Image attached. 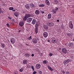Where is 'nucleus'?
Masks as SVG:
<instances>
[{
  "label": "nucleus",
  "instance_id": "f257e3e1",
  "mask_svg": "<svg viewBox=\"0 0 74 74\" xmlns=\"http://www.w3.org/2000/svg\"><path fill=\"white\" fill-rule=\"evenodd\" d=\"M72 23V21H71L69 22V27L71 29H73V27H74V26H73V23Z\"/></svg>",
  "mask_w": 74,
  "mask_h": 74
},
{
  "label": "nucleus",
  "instance_id": "cd10ccee",
  "mask_svg": "<svg viewBox=\"0 0 74 74\" xmlns=\"http://www.w3.org/2000/svg\"><path fill=\"white\" fill-rule=\"evenodd\" d=\"M35 31L36 33H37L38 32V28H35Z\"/></svg>",
  "mask_w": 74,
  "mask_h": 74
},
{
  "label": "nucleus",
  "instance_id": "6e6d98bb",
  "mask_svg": "<svg viewBox=\"0 0 74 74\" xmlns=\"http://www.w3.org/2000/svg\"><path fill=\"white\" fill-rule=\"evenodd\" d=\"M12 25H13V26H14V24L13 23H12Z\"/></svg>",
  "mask_w": 74,
  "mask_h": 74
},
{
  "label": "nucleus",
  "instance_id": "c756f323",
  "mask_svg": "<svg viewBox=\"0 0 74 74\" xmlns=\"http://www.w3.org/2000/svg\"><path fill=\"white\" fill-rule=\"evenodd\" d=\"M45 6V5L44 4H42L41 5H39V7H44Z\"/></svg>",
  "mask_w": 74,
  "mask_h": 74
},
{
  "label": "nucleus",
  "instance_id": "20e7f679",
  "mask_svg": "<svg viewBox=\"0 0 74 74\" xmlns=\"http://www.w3.org/2000/svg\"><path fill=\"white\" fill-rule=\"evenodd\" d=\"M35 67L36 69H40L41 68V65L39 64H36Z\"/></svg>",
  "mask_w": 74,
  "mask_h": 74
},
{
  "label": "nucleus",
  "instance_id": "c03bdc74",
  "mask_svg": "<svg viewBox=\"0 0 74 74\" xmlns=\"http://www.w3.org/2000/svg\"><path fill=\"white\" fill-rule=\"evenodd\" d=\"M7 26H8V27H10V25H9V24H8V23H7Z\"/></svg>",
  "mask_w": 74,
  "mask_h": 74
},
{
  "label": "nucleus",
  "instance_id": "393cba45",
  "mask_svg": "<svg viewBox=\"0 0 74 74\" xmlns=\"http://www.w3.org/2000/svg\"><path fill=\"white\" fill-rule=\"evenodd\" d=\"M8 18L9 19H10V21H12V22H14V19L13 18H11L10 17H8Z\"/></svg>",
  "mask_w": 74,
  "mask_h": 74
},
{
  "label": "nucleus",
  "instance_id": "4be33fe9",
  "mask_svg": "<svg viewBox=\"0 0 74 74\" xmlns=\"http://www.w3.org/2000/svg\"><path fill=\"white\" fill-rule=\"evenodd\" d=\"M68 46L69 47H73V43H70L68 44Z\"/></svg>",
  "mask_w": 74,
  "mask_h": 74
},
{
  "label": "nucleus",
  "instance_id": "39448f33",
  "mask_svg": "<svg viewBox=\"0 0 74 74\" xmlns=\"http://www.w3.org/2000/svg\"><path fill=\"white\" fill-rule=\"evenodd\" d=\"M70 62V60L68 59L66 60H64L63 62V64L65 65V64H68V63H69Z\"/></svg>",
  "mask_w": 74,
  "mask_h": 74
},
{
  "label": "nucleus",
  "instance_id": "473e14b6",
  "mask_svg": "<svg viewBox=\"0 0 74 74\" xmlns=\"http://www.w3.org/2000/svg\"><path fill=\"white\" fill-rule=\"evenodd\" d=\"M42 63L43 64H46L47 63V61L45 60H44L43 61Z\"/></svg>",
  "mask_w": 74,
  "mask_h": 74
},
{
  "label": "nucleus",
  "instance_id": "ea45409f",
  "mask_svg": "<svg viewBox=\"0 0 74 74\" xmlns=\"http://www.w3.org/2000/svg\"><path fill=\"white\" fill-rule=\"evenodd\" d=\"M27 67H28V68H30V65H27Z\"/></svg>",
  "mask_w": 74,
  "mask_h": 74
},
{
  "label": "nucleus",
  "instance_id": "a211bd4d",
  "mask_svg": "<svg viewBox=\"0 0 74 74\" xmlns=\"http://www.w3.org/2000/svg\"><path fill=\"white\" fill-rule=\"evenodd\" d=\"M1 46L2 47V48H4L5 47V44L4 43H2L1 44Z\"/></svg>",
  "mask_w": 74,
  "mask_h": 74
},
{
  "label": "nucleus",
  "instance_id": "423d86ee",
  "mask_svg": "<svg viewBox=\"0 0 74 74\" xmlns=\"http://www.w3.org/2000/svg\"><path fill=\"white\" fill-rule=\"evenodd\" d=\"M10 41L12 44H15V38H11L10 39Z\"/></svg>",
  "mask_w": 74,
  "mask_h": 74
},
{
  "label": "nucleus",
  "instance_id": "8fccbe9b",
  "mask_svg": "<svg viewBox=\"0 0 74 74\" xmlns=\"http://www.w3.org/2000/svg\"><path fill=\"white\" fill-rule=\"evenodd\" d=\"M32 56H34V54H32L31 55Z\"/></svg>",
  "mask_w": 74,
  "mask_h": 74
},
{
  "label": "nucleus",
  "instance_id": "ddd939ff",
  "mask_svg": "<svg viewBox=\"0 0 74 74\" xmlns=\"http://www.w3.org/2000/svg\"><path fill=\"white\" fill-rule=\"evenodd\" d=\"M47 68L49 70H50V71H53V69H52V68H51V67L50 66H48Z\"/></svg>",
  "mask_w": 74,
  "mask_h": 74
},
{
  "label": "nucleus",
  "instance_id": "f704fd0d",
  "mask_svg": "<svg viewBox=\"0 0 74 74\" xmlns=\"http://www.w3.org/2000/svg\"><path fill=\"white\" fill-rule=\"evenodd\" d=\"M53 12L54 14H56V11L55 10H54V9L53 10Z\"/></svg>",
  "mask_w": 74,
  "mask_h": 74
},
{
  "label": "nucleus",
  "instance_id": "f03ea898",
  "mask_svg": "<svg viewBox=\"0 0 74 74\" xmlns=\"http://www.w3.org/2000/svg\"><path fill=\"white\" fill-rule=\"evenodd\" d=\"M51 42L52 43L56 44V43L58 42V40L54 38H52L51 40Z\"/></svg>",
  "mask_w": 74,
  "mask_h": 74
},
{
  "label": "nucleus",
  "instance_id": "79ce46f5",
  "mask_svg": "<svg viewBox=\"0 0 74 74\" xmlns=\"http://www.w3.org/2000/svg\"><path fill=\"white\" fill-rule=\"evenodd\" d=\"M39 74H42V71H39Z\"/></svg>",
  "mask_w": 74,
  "mask_h": 74
},
{
  "label": "nucleus",
  "instance_id": "9d476101",
  "mask_svg": "<svg viewBox=\"0 0 74 74\" xmlns=\"http://www.w3.org/2000/svg\"><path fill=\"white\" fill-rule=\"evenodd\" d=\"M32 42H33L34 44H37V40L36 39H33L32 40Z\"/></svg>",
  "mask_w": 74,
  "mask_h": 74
},
{
  "label": "nucleus",
  "instance_id": "4468645a",
  "mask_svg": "<svg viewBox=\"0 0 74 74\" xmlns=\"http://www.w3.org/2000/svg\"><path fill=\"white\" fill-rule=\"evenodd\" d=\"M43 27L44 29H45V30H47L48 29V27L47 26V25H44L43 26Z\"/></svg>",
  "mask_w": 74,
  "mask_h": 74
},
{
  "label": "nucleus",
  "instance_id": "680f3d73",
  "mask_svg": "<svg viewBox=\"0 0 74 74\" xmlns=\"http://www.w3.org/2000/svg\"><path fill=\"white\" fill-rule=\"evenodd\" d=\"M73 41H74V38L73 39Z\"/></svg>",
  "mask_w": 74,
  "mask_h": 74
},
{
  "label": "nucleus",
  "instance_id": "a878e982",
  "mask_svg": "<svg viewBox=\"0 0 74 74\" xmlns=\"http://www.w3.org/2000/svg\"><path fill=\"white\" fill-rule=\"evenodd\" d=\"M39 26V24L36 23L35 25L36 28H38V26Z\"/></svg>",
  "mask_w": 74,
  "mask_h": 74
},
{
  "label": "nucleus",
  "instance_id": "603ef678",
  "mask_svg": "<svg viewBox=\"0 0 74 74\" xmlns=\"http://www.w3.org/2000/svg\"><path fill=\"white\" fill-rule=\"evenodd\" d=\"M47 41H48V42H50V40H48Z\"/></svg>",
  "mask_w": 74,
  "mask_h": 74
},
{
  "label": "nucleus",
  "instance_id": "58836bf2",
  "mask_svg": "<svg viewBox=\"0 0 74 74\" xmlns=\"http://www.w3.org/2000/svg\"><path fill=\"white\" fill-rule=\"evenodd\" d=\"M58 8H56L54 10H55L56 11H58Z\"/></svg>",
  "mask_w": 74,
  "mask_h": 74
},
{
  "label": "nucleus",
  "instance_id": "6ab92c4d",
  "mask_svg": "<svg viewBox=\"0 0 74 74\" xmlns=\"http://www.w3.org/2000/svg\"><path fill=\"white\" fill-rule=\"evenodd\" d=\"M25 16H26V17H27V18H29V17L32 16V15H31L29 14H26Z\"/></svg>",
  "mask_w": 74,
  "mask_h": 74
},
{
  "label": "nucleus",
  "instance_id": "dca6fc26",
  "mask_svg": "<svg viewBox=\"0 0 74 74\" xmlns=\"http://www.w3.org/2000/svg\"><path fill=\"white\" fill-rule=\"evenodd\" d=\"M35 13L36 15H38L40 14V11L38 10H36L35 11Z\"/></svg>",
  "mask_w": 74,
  "mask_h": 74
},
{
  "label": "nucleus",
  "instance_id": "2eb2a0df",
  "mask_svg": "<svg viewBox=\"0 0 74 74\" xmlns=\"http://www.w3.org/2000/svg\"><path fill=\"white\" fill-rule=\"evenodd\" d=\"M36 20L34 19L32 21V24L34 25L36 24Z\"/></svg>",
  "mask_w": 74,
  "mask_h": 74
},
{
  "label": "nucleus",
  "instance_id": "5701e85b",
  "mask_svg": "<svg viewBox=\"0 0 74 74\" xmlns=\"http://www.w3.org/2000/svg\"><path fill=\"white\" fill-rule=\"evenodd\" d=\"M25 7L27 9H29L30 7L28 5V4H26L25 5Z\"/></svg>",
  "mask_w": 74,
  "mask_h": 74
},
{
  "label": "nucleus",
  "instance_id": "4c0bfd02",
  "mask_svg": "<svg viewBox=\"0 0 74 74\" xmlns=\"http://www.w3.org/2000/svg\"><path fill=\"white\" fill-rule=\"evenodd\" d=\"M53 55V54L52 53H51L49 54V56H52Z\"/></svg>",
  "mask_w": 74,
  "mask_h": 74
},
{
  "label": "nucleus",
  "instance_id": "c85d7f7f",
  "mask_svg": "<svg viewBox=\"0 0 74 74\" xmlns=\"http://www.w3.org/2000/svg\"><path fill=\"white\" fill-rule=\"evenodd\" d=\"M27 18L25 16L23 18V19L24 21H26V20H27Z\"/></svg>",
  "mask_w": 74,
  "mask_h": 74
},
{
  "label": "nucleus",
  "instance_id": "b1692460",
  "mask_svg": "<svg viewBox=\"0 0 74 74\" xmlns=\"http://www.w3.org/2000/svg\"><path fill=\"white\" fill-rule=\"evenodd\" d=\"M23 64H27V61L26 60H23Z\"/></svg>",
  "mask_w": 74,
  "mask_h": 74
},
{
  "label": "nucleus",
  "instance_id": "72a5a7b5",
  "mask_svg": "<svg viewBox=\"0 0 74 74\" xmlns=\"http://www.w3.org/2000/svg\"><path fill=\"white\" fill-rule=\"evenodd\" d=\"M32 38L31 36H30L29 37L27 38V40H31V39Z\"/></svg>",
  "mask_w": 74,
  "mask_h": 74
},
{
  "label": "nucleus",
  "instance_id": "3c124183",
  "mask_svg": "<svg viewBox=\"0 0 74 74\" xmlns=\"http://www.w3.org/2000/svg\"><path fill=\"white\" fill-rule=\"evenodd\" d=\"M32 69L33 71H34V68H32Z\"/></svg>",
  "mask_w": 74,
  "mask_h": 74
},
{
  "label": "nucleus",
  "instance_id": "bb28decb",
  "mask_svg": "<svg viewBox=\"0 0 74 74\" xmlns=\"http://www.w3.org/2000/svg\"><path fill=\"white\" fill-rule=\"evenodd\" d=\"M25 56L27 58H29L30 56V55L28 53H26L25 54Z\"/></svg>",
  "mask_w": 74,
  "mask_h": 74
},
{
  "label": "nucleus",
  "instance_id": "09e8293b",
  "mask_svg": "<svg viewBox=\"0 0 74 74\" xmlns=\"http://www.w3.org/2000/svg\"><path fill=\"white\" fill-rule=\"evenodd\" d=\"M41 12V13H42V14H44V11H42V12Z\"/></svg>",
  "mask_w": 74,
  "mask_h": 74
},
{
  "label": "nucleus",
  "instance_id": "aec40b11",
  "mask_svg": "<svg viewBox=\"0 0 74 74\" xmlns=\"http://www.w3.org/2000/svg\"><path fill=\"white\" fill-rule=\"evenodd\" d=\"M48 18L49 19H51V17H52L51 14H49L48 15Z\"/></svg>",
  "mask_w": 74,
  "mask_h": 74
},
{
  "label": "nucleus",
  "instance_id": "6e6552de",
  "mask_svg": "<svg viewBox=\"0 0 74 74\" xmlns=\"http://www.w3.org/2000/svg\"><path fill=\"white\" fill-rule=\"evenodd\" d=\"M62 51L64 53H66L67 52V49L65 48H63L62 49Z\"/></svg>",
  "mask_w": 74,
  "mask_h": 74
},
{
  "label": "nucleus",
  "instance_id": "a19ab883",
  "mask_svg": "<svg viewBox=\"0 0 74 74\" xmlns=\"http://www.w3.org/2000/svg\"><path fill=\"white\" fill-rule=\"evenodd\" d=\"M37 73V72L36 71H34L33 73V74H36Z\"/></svg>",
  "mask_w": 74,
  "mask_h": 74
},
{
  "label": "nucleus",
  "instance_id": "2f4dec72",
  "mask_svg": "<svg viewBox=\"0 0 74 74\" xmlns=\"http://www.w3.org/2000/svg\"><path fill=\"white\" fill-rule=\"evenodd\" d=\"M67 35L68 36H71L72 35V34H71L69 33H68L67 34Z\"/></svg>",
  "mask_w": 74,
  "mask_h": 74
},
{
  "label": "nucleus",
  "instance_id": "de8ad7c7",
  "mask_svg": "<svg viewBox=\"0 0 74 74\" xmlns=\"http://www.w3.org/2000/svg\"><path fill=\"white\" fill-rule=\"evenodd\" d=\"M12 10V12H15V10Z\"/></svg>",
  "mask_w": 74,
  "mask_h": 74
},
{
  "label": "nucleus",
  "instance_id": "7ed1b4c3",
  "mask_svg": "<svg viewBox=\"0 0 74 74\" xmlns=\"http://www.w3.org/2000/svg\"><path fill=\"white\" fill-rule=\"evenodd\" d=\"M43 36L45 38H47L48 36V34L47 32H44L43 34Z\"/></svg>",
  "mask_w": 74,
  "mask_h": 74
},
{
  "label": "nucleus",
  "instance_id": "c9c22d12",
  "mask_svg": "<svg viewBox=\"0 0 74 74\" xmlns=\"http://www.w3.org/2000/svg\"><path fill=\"white\" fill-rule=\"evenodd\" d=\"M54 1L55 4H58V1L57 0H55Z\"/></svg>",
  "mask_w": 74,
  "mask_h": 74
},
{
  "label": "nucleus",
  "instance_id": "bf43d9fd",
  "mask_svg": "<svg viewBox=\"0 0 74 74\" xmlns=\"http://www.w3.org/2000/svg\"><path fill=\"white\" fill-rule=\"evenodd\" d=\"M73 14H74V11H73Z\"/></svg>",
  "mask_w": 74,
  "mask_h": 74
},
{
  "label": "nucleus",
  "instance_id": "9b49d317",
  "mask_svg": "<svg viewBox=\"0 0 74 74\" xmlns=\"http://www.w3.org/2000/svg\"><path fill=\"white\" fill-rule=\"evenodd\" d=\"M19 25L20 26L22 27L24 25V23L23 22L21 21L19 23Z\"/></svg>",
  "mask_w": 74,
  "mask_h": 74
},
{
  "label": "nucleus",
  "instance_id": "49530a36",
  "mask_svg": "<svg viewBox=\"0 0 74 74\" xmlns=\"http://www.w3.org/2000/svg\"><path fill=\"white\" fill-rule=\"evenodd\" d=\"M62 73H63V74H65V72H64V71H62Z\"/></svg>",
  "mask_w": 74,
  "mask_h": 74
},
{
  "label": "nucleus",
  "instance_id": "37998d69",
  "mask_svg": "<svg viewBox=\"0 0 74 74\" xmlns=\"http://www.w3.org/2000/svg\"><path fill=\"white\" fill-rule=\"evenodd\" d=\"M2 12V10H1V9L0 8V14Z\"/></svg>",
  "mask_w": 74,
  "mask_h": 74
},
{
  "label": "nucleus",
  "instance_id": "5fc2aeb1",
  "mask_svg": "<svg viewBox=\"0 0 74 74\" xmlns=\"http://www.w3.org/2000/svg\"><path fill=\"white\" fill-rule=\"evenodd\" d=\"M57 22H59V20H57Z\"/></svg>",
  "mask_w": 74,
  "mask_h": 74
},
{
  "label": "nucleus",
  "instance_id": "052dcab7",
  "mask_svg": "<svg viewBox=\"0 0 74 74\" xmlns=\"http://www.w3.org/2000/svg\"><path fill=\"white\" fill-rule=\"evenodd\" d=\"M38 52H39V53H40V51H38Z\"/></svg>",
  "mask_w": 74,
  "mask_h": 74
},
{
  "label": "nucleus",
  "instance_id": "e433bc0d",
  "mask_svg": "<svg viewBox=\"0 0 74 74\" xmlns=\"http://www.w3.org/2000/svg\"><path fill=\"white\" fill-rule=\"evenodd\" d=\"M23 70V69L21 68V69H20L19 71H20V72H22Z\"/></svg>",
  "mask_w": 74,
  "mask_h": 74
},
{
  "label": "nucleus",
  "instance_id": "7c9ffc66",
  "mask_svg": "<svg viewBox=\"0 0 74 74\" xmlns=\"http://www.w3.org/2000/svg\"><path fill=\"white\" fill-rule=\"evenodd\" d=\"M14 9V8L13 7H10L9 8V10H13V9Z\"/></svg>",
  "mask_w": 74,
  "mask_h": 74
},
{
  "label": "nucleus",
  "instance_id": "f8f14e48",
  "mask_svg": "<svg viewBox=\"0 0 74 74\" xmlns=\"http://www.w3.org/2000/svg\"><path fill=\"white\" fill-rule=\"evenodd\" d=\"M32 21V18H29L27 19V22L29 23L31 22Z\"/></svg>",
  "mask_w": 74,
  "mask_h": 74
},
{
  "label": "nucleus",
  "instance_id": "4d7b16f0",
  "mask_svg": "<svg viewBox=\"0 0 74 74\" xmlns=\"http://www.w3.org/2000/svg\"><path fill=\"white\" fill-rule=\"evenodd\" d=\"M21 31V30H20L18 31V32H19V33H20Z\"/></svg>",
  "mask_w": 74,
  "mask_h": 74
},
{
  "label": "nucleus",
  "instance_id": "412c9836",
  "mask_svg": "<svg viewBox=\"0 0 74 74\" xmlns=\"http://www.w3.org/2000/svg\"><path fill=\"white\" fill-rule=\"evenodd\" d=\"M30 6L31 8H35V5H34V4L32 3L30 4Z\"/></svg>",
  "mask_w": 74,
  "mask_h": 74
},
{
  "label": "nucleus",
  "instance_id": "864d4df0",
  "mask_svg": "<svg viewBox=\"0 0 74 74\" xmlns=\"http://www.w3.org/2000/svg\"><path fill=\"white\" fill-rule=\"evenodd\" d=\"M31 67H32V69L34 68L33 66H32Z\"/></svg>",
  "mask_w": 74,
  "mask_h": 74
},
{
  "label": "nucleus",
  "instance_id": "0eeeda50",
  "mask_svg": "<svg viewBox=\"0 0 74 74\" xmlns=\"http://www.w3.org/2000/svg\"><path fill=\"white\" fill-rule=\"evenodd\" d=\"M47 25L49 26L52 27L54 25V24H53V23L52 22L48 23H47Z\"/></svg>",
  "mask_w": 74,
  "mask_h": 74
},
{
  "label": "nucleus",
  "instance_id": "1a4fd4ad",
  "mask_svg": "<svg viewBox=\"0 0 74 74\" xmlns=\"http://www.w3.org/2000/svg\"><path fill=\"white\" fill-rule=\"evenodd\" d=\"M45 3L47 5H50V3H49V1L48 0H45Z\"/></svg>",
  "mask_w": 74,
  "mask_h": 74
},
{
  "label": "nucleus",
  "instance_id": "13d9d810",
  "mask_svg": "<svg viewBox=\"0 0 74 74\" xmlns=\"http://www.w3.org/2000/svg\"><path fill=\"white\" fill-rule=\"evenodd\" d=\"M14 73L15 74H18V73H16V72H14Z\"/></svg>",
  "mask_w": 74,
  "mask_h": 74
},
{
  "label": "nucleus",
  "instance_id": "a18cd8bd",
  "mask_svg": "<svg viewBox=\"0 0 74 74\" xmlns=\"http://www.w3.org/2000/svg\"><path fill=\"white\" fill-rule=\"evenodd\" d=\"M39 55H40V56H42V53H40L39 54Z\"/></svg>",
  "mask_w": 74,
  "mask_h": 74
},
{
  "label": "nucleus",
  "instance_id": "f3484780",
  "mask_svg": "<svg viewBox=\"0 0 74 74\" xmlns=\"http://www.w3.org/2000/svg\"><path fill=\"white\" fill-rule=\"evenodd\" d=\"M14 16L16 17H18V15H19V13L17 12H15L14 13Z\"/></svg>",
  "mask_w": 74,
  "mask_h": 74
}]
</instances>
